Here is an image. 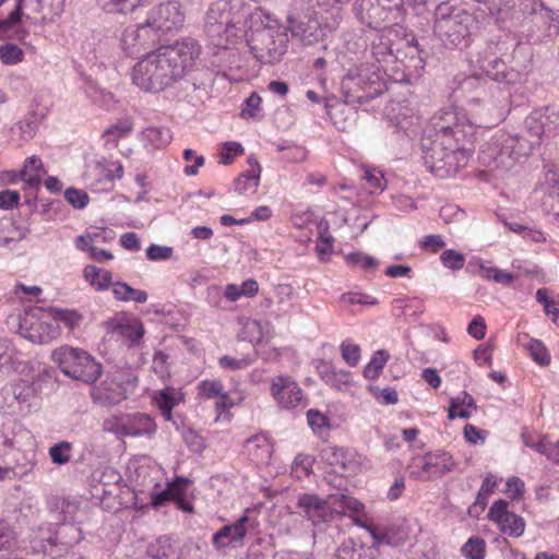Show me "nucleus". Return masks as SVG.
<instances>
[{
	"mask_svg": "<svg viewBox=\"0 0 559 559\" xmlns=\"http://www.w3.org/2000/svg\"><path fill=\"white\" fill-rule=\"evenodd\" d=\"M199 55L200 46L190 38L158 48L134 66L133 83L146 92L164 91L183 78Z\"/></svg>",
	"mask_w": 559,
	"mask_h": 559,
	"instance_id": "nucleus-1",
	"label": "nucleus"
},
{
	"mask_svg": "<svg viewBox=\"0 0 559 559\" xmlns=\"http://www.w3.org/2000/svg\"><path fill=\"white\" fill-rule=\"evenodd\" d=\"M263 12L245 0L213 1L204 17V31L211 43L227 49L247 36V28L261 22Z\"/></svg>",
	"mask_w": 559,
	"mask_h": 559,
	"instance_id": "nucleus-2",
	"label": "nucleus"
},
{
	"mask_svg": "<svg viewBox=\"0 0 559 559\" xmlns=\"http://www.w3.org/2000/svg\"><path fill=\"white\" fill-rule=\"evenodd\" d=\"M186 15L177 1H167L154 7L147 15L146 22L135 29H127L122 36V44L131 53L138 52V47L146 48L155 41L156 32H171L180 29L185 24Z\"/></svg>",
	"mask_w": 559,
	"mask_h": 559,
	"instance_id": "nucleus-3",
	"label": "nucleus"
},
{
	"mask_svg": "<svg viewBox=\"0 0 559 559\" xmlns=\"http://www.w3.org/2000/svg\"><path fill=\"white\" fill-rule=\"evenodd\" d=\"M423 160L427 169L440 178L457 173L467 163L472 147L438 136L424 134L421 139Z\"/></svg>",
	"mask_w": 559,
	"mask_h": 559,
	"instance_id": "nucleus-4",
	"label": "nucleus"
},
{
	"mask_svg": "<svg viewBox=\"0 0 559 559\" xmlns=\"http://www.w3.org/2000/svg\"><path fill=\"white\" fill-rule=\"evenodd\" d=\"M263 16L261 22H253L252 28H247V43L259 61L273 63L286 51L287 34L277 24H264Z\"/></svg>",
	"mask_w": 559,
	"mask_h": 559,
	"instance_id": "nucleus-5",
	"label": "nucleus"
},
{
	"mask_svg": "<svg viewBox=\"0 0 559 559\" xmlns=\"http://www.w3.org/2000/svg\"><path fill=\"white\" fill-rule=\"evenodd\" d=\"M424 134L438 136L457 144L472 147L476 140V127L455 108L439 110L430 120Z\"/></svg>",
	"mask_w": 559,
	"mask_h": 559,
	"instance_id": "nucleus-6",
	"label": "nucleus"
},
{
	"mask_svg": "<svg viewBox=\"0 0 559 559\" xmlns=\"http://www.w3.org/2000/svg\"><path fill=\"white\" fill-rule=\"evenodd\" d=\"M527 153L521 138L498 132L483 146L479 159L490 170L501 174L513 168L519 156Z\"/></svg>",
	"mask_w": 559,
	"mask_h": 559,
	"instance_id": "nucleus-7",
	"label": "nucleus"
},
{
	"mask_svg": "<svg viewBox=\"0 0 559 559\" xmlns=\"http://www.w3.org/2000/svg\"><path fill=\"white\" fill-rule=\"evenodd\" d=\"M52 360L71 379L93 384L102 374V365L84 349L61 346L52 352Z\"/></svg>",
	"mask_w": 559,
	"mask_h": 559,
	"instance_id": "nucleus-8",
	"label": "nucleus"
},
{
	"mask_svg": "<svg viewBox=\"0 0 559 559\" xmlns=\"http://www.w3.org/2000/svg\"><path fill=\"white\" fill-rule=\"evenodd\" d=\"M9 323L17 328L22 337L35 344L49 343L60 334V328L52 324L49 310L40 307L24 309L19 314L11 316Z\"/></svg>",
	"mask_w": 559,
	"mask_h": 559,
	"instance_id": "nucleus-9",
	"label": "nucleus"
},
{
	"mask_svg": "<svg viewBox=\"0 0 559 559\" xmlns=\"http://www.w3.org/2000/svg\"><path fill=\"white\" fill-rule=\"evenodd\" d=\"M435 33L447 46L460 45L469 33L473 17L460 8L441 3L435 11Z\"/></svg>",
	"mask_w": 559,
	"mask_h": 559,
	"instance_id": "nucleus-10",
	"label": "nucleus"
},
{
	"mask_svg": "<svg viewBox=\"0 0 559 559\" xmlns=\"http://www.w3.org/2000/svg\"><path fill=\"white\" fill-rule=\"evenodd\" d=\"M479 67L490 79L507 83L515 84L523 80L530 59L523 53L521 48H515L512 56V66L508 68L507 61L493 53L486 52L479 59Z\"/></svg>",
	"mask_w": 559,
	"mask_h": 559,
	"instance_id": "nucleus-11",
	"label": "nucleus"
},
{
	"mask_svg": "<svg viewBox=\"0 0 559 559\" xmlns=\"http://www.w3.org/2000/svg\"><path fill=\"white\" fill-rule=\"evenodd\" d=\"M454 467L455 462L447 452L427 453L424 456L414 457L409 464L411 476L424 481L442 477Z\"/></svg>",
	"mask_w": 559,
	"mask_h": 559,
	"instance_id": "nucleus-12",
	"label": "nucleus"
},
{
	"mask_svg": "<svg viewBox=\"0 0 559 559\" xmlns=\"http://www.w3.org/2000/svg\"><path fill=\"white\" fill-rule=\"evenodd\" d=\"M401 0H356L355 13L361 23L379 28L400 10Z\"/></svg>",
	"mask_w": 559,
	"mask_h": 559,
	"instance_id": "nucleus-13",
	"label": "nucleus"
},
{
	"mask_svg": "<svg viewBox=\"0 0 559 559\" xmlns=\"http://www.w3.org/2000/svg\"><path fill=\"white\" fill-rule=\"evenodd\" d=\"M298 512L314 526L330 523L338 514L334 508L332 496L322 499L316 493H301L297 497Z\"/></svg>",
	"mask_w": 559,
	"mask_h": 559,
	"instance_id": "nucleus-14",
	"label": "nucleus"
},
{
	"mask_svg": "<svg viewBox=\"0 0 559 559\" xmlns=\"http://www.w3.org/2000/svg\"><path fill=\"white\" fill-rule=\"evenodd\" d=\"M270 392L278 407L295 409L305 403V395L295 379L277 374L271 379Z\"/></svg>",
	"mask_w": 559,
	"mask_h": 559,
	"instance_id": "nucleus-15",
	"label": "nucleus"
},
{
	"mask_svg": "<svg viewBox=\"0 0 559 559\" xmlns=\"http://www.w3.org/2000/svg\"><path fill=\"white\" fill-rule=\"evenodd\" d=\"M508 507L509 503L504 500L495 501L488 511V518L503 534L520 537L524 533L525 521L522 516L509 511Z\"/></svg>",
	"mask_w": 559,
	"mask_h": 559,
	"instance_id": "nucleus-16",
	"label": "nucleus"
},
{
	"mask_svg": "<svg viewBox=\"0 0 559 559\" xmlns=\"http://www.w3.org/2000/svg\"><path fill=\"white\" fill-rule=\"evenodd\" d=\"M22 7L31 23H50L63 13L64 0H22Z\"/></svg>",
	"mask_w": 559,
	"mask_h": 559,
	"instance_id": "nucleus-17",
	"label": "nucleus"
},
{
	"mask_svg": "<svg viewBox=\"0 0 559 559\" xmlns=\"http://www.w3.org/2000/svg\"><path fill=\"white\" fill-rule=\"evenodd\" d=\"M253 523L249 516L242 515L236 522L224 525L212 538V544L216 550L240 543L246 537L248 531L252 528Z\"/></svg>",
	"mask_w": 559,
	"mask_h": 559,
	"instance_id": "nucleus-18",
	"label": "nucleus"
},
{
	"mask_svg": "<svg viewBox=\"0 0 559 559\" xmlns=\"http://www.w3.org/2000/svg\"><path fill=\"white\" fill-rule=\"evenodd\" d=\"M95 402L103 405H116L127 397L124 384L116 376L107 378L99 386L92 391Z\"/></svg>",
	"mask_w": 559,
	"mask_h": 559,
	"instance_id": "nucleus-19",
	"label": "nucleus"
},
{
	"mask_svg": "<svg viewBox=\"0 0 559 559\" xmlns=\"http://www.w3.org/2000/svg\"><path fill=\"white\" fill-rule=\"evenodd\" d=\"M25 7H22V0H17L14 9L4 19H0V36L23 38L25 32L22 26L25 23Z\"/></svg>",
	"mask_w": 559,
	"mask_h": 559,
	"instance_id": "nucleus-20",
	"label": "nucleus"
},
{
	"mask_svg": "<svg viewBox=\"0 0 559 559\" xmlns=\"http://www.w3.org/2000/svg\"><path fill=\"white\" fill-rule=\"evenodd\" d=\"M182 399L183 394L180 390L171 386H166L165 389L153 393V401L167 421L173 419L171 412L182 401Z\"/></svg>",
	"mask_w": 559,
	"mask_h": 559,
	"instance_id": "nucleus-21",
	"label": "nucleus"
},
{
	"mask_svg": "<svg viewBox=\"0 0 559 559\" xmlns=\"http://www.w3.org/2000/svg\"><path fill=\"white\" fill-rule=\"evenodd\" d=\"M156 428L154 419L147 414H127L126 437H152Z\"/></svg>",
	"mask_w": 559,
	"mask_h": 559,
	"instance_id": "nucleus-22",
	"label": "nucleus"
},
{
	"mask_svg": "<svg viewBox=\"0 0 559 559\" xmlns=\"http://www.w3.org/2000/svg\"><path fill=\"white\" fill-rule=\"evenodd\" d=\"M249 168L235 180V191L239 194L254 193L259 186L261 166L252 157L248 158Z\"/></svg>",
	"mask_w": 559,
	"mask_h": 559,
	"instance_id": "nucleus-23",
	"label": "nucleus"
},
{
	"mask_svg": "<svg viewBox=\"0 0 559 559\" xmlns=\"http://www.w3.org/2000/svg\"><path fill=\"white\" fill-rule=\"evenodd\" d=\"M320 378L330 386L343 391L350 383V372L337 369L329 362H323L319 366Z\"/></svg>",
	"mask_w": 559,
	"mask_h": 559,
	"instance_id": "nucleus-24",
	"label": "nucleus"
},
{
	"mask_svg": "<svg viewBox=\"0 0 559 559\" xmlns=\"http://www.w3.org/2000/svg\"><path fill=\"white\" fill-rule=\"evenodd\" d=\"M188 486V480L178 478L174 483L167 484V487L159 492L152 495V504L154 507L163 506L165 502L175 500L183 493Z\"/></svg>",
	"mask_w": 559,
	"mask_h": 559,
	"instance_id": "nucleus-25",
	"label": "nucleus"
},
{
	"mask_svg": "<svg viewBox=\"0 0 559 559\" xmlns=\"http://www.w3.org/2000/svg\"><path fill=\"white\" fill-rule=\"evenodd\" d=\"M335 559H374V557L367 552L362 543L348 538L337 548Z\"/></svg>",
	"mask_w": 559,
	"mask_h": 559,
	"instance_id": "nucleus-26",
	"label": "nucleus"
},
{
	"mask_svg": "<svg viewBox=\"0 0 559 559\" xmlns=\"http://www.w3.org/2000/svg\"><path fill=\"white\" fill-rule=\"evenodd\" d=\"M43 168L41 160L32 156L25 160L23 169L20 171V177L29 189H37L41 182L39 170Z\"/></svg>",
	"mask_w": 559,
	"mask_h": 559,
	"instance_id": "nucleus-27",
	"label": "nucleus"
},
{
	"mask_svg": "<svg viewBox=\"0 0 559 559\" xmlns=\"http://www.w3.org/2000/svg\"><path fill=\"white\" fill-rule=\"evenodd\" d=\"M112 294L119 301H134L143 304L147 300L146 292L135 289L124 282H116L112 284Z\"/></svg>",
	"mask_w": 559,
	"mask_h": 559,
	"instance_id": "nucleus-28",
	"label": "nucleus"
},
{
	"mask_svg": "<svg viewBox=\"0 0 559 559\" xmlns=\"http://www.w3.org/2000/svg\"><path fill=\"white\" fill-rule=\"evenodd\" d=\"M332 502L334 503L335 509L341 508V510H337V515L340 516L346 513L348 516L364 514L365 506L353 497L345 495H332Z\"/></svg>",
	"mask_w": 559,
	"mask_h": 559,
	"instance_id": "nucleus-29",
	"label": "nucleus"
},
{
	"mask_svg": "<svg viewBox=\"0 0 559 559\" xmlns=\"http://www.w3.org/2000/svg\"><path fill=\"white\" fill-rule=\"evenodd\" d=\"M84 278L97 290H105L111 283V273L108 270L87 265L83 271Z\"/></svg>",
	"mask_w": 559,
	"mask_h": 559,
	"instance_id": "nucleus-30",
	"label": "nucleus"
},
{
	"mask_svg": "<svg viewBox=\"0 0 559 559\" xmlns=\"http://www.w3.org/2000/svg\"><path fill=\"white\" fill-rule=\"evenodd\" d=\"M246 449L255 461L260 462H265L271 454L269 440L263 435L249 438L246 442Z\"/></svg>",
	"mask_w": 559,
	"mask_h": 559,
	"instance_id": "nucleus-31",
	"label": "nucleus"
},
{
	"mask_svg": "<svg viewBox=\"0 0 559 559\" xmlns=\"http://www.w3.org/2000/svg\"><path fill=\"white\" fill-rule=\"evenodd\" d=\"M319 237L316 246V252L321 261H328L333 251V237L329 233V224L321 221L318 225Z\"/></svg>",
	"mask_w": 559,
	"mask_h": 559,
	"instance_id": "nucleus-32",
	"label": "nucleus"
},
{
	"mask_svg": "<svg viewBox=\"0 0 559 559\" xmlns=\"http://www.w3.org/2000/svg\"><path fill=\"white\" fill-rule=\"evenodd\" d=\"M120 335L128 338L131 345L138 344L144 335L143 324L139 320L123 318L116 326Z\"/></svg>",
	"mask_w": 559,
	"mask_h": 559,
	"instance_id": "nucleus-33",
	"label": "nucleus"
},
{
	"mask_svg": "<svg viewBox=\"0 0 559 559\" xmlns=\"http://www.w3.org/2000/svg\"><path fill=\"white\" fill-rule=\"evenodd\" d=\"M542 121L543 119L538 110L534 111L525 119V129L530 136L527 140L530 145L525 147L526 152L530 151L533 145L539 144L543 134H546Z\"/></svg>",
	"mask_w": 559,
	"mask_h": 559,
	"instance_id": "nucleus-34",
	"label": "nucleus"
},
{
	"mask_svg": "<svg viewBox=\"0 0 559 559\" xmlns=\"http://www.w3.org/2000/svg\"><path fill=\"white\" fill-rule=\"evenodd\" d=\"M143 139L154 148H162L171 142V132L167 128L148 127L143 131Z\"/></svg>",
	"mask_w": 559,
	"mask_h": 559,
	"instance_id": "nucleus-35",
	"label": "nucleus"
},
{
	"mask_svg": "<svg viewBox=\"0 0 559 559\" xmlns=\"http://www.w3.org/2000/svg\"><path fill=\"white\" fill-rule=\"evenodd\" d=\"M48 310L52 317V324H56L58 328L59 324H63L66 328L73 330L82 321V316L74 310L59 308H49Z\"/></svg>",
	"mask_w": 559,
	"mask_h": 559,
	"instance_id": "nucleus-36",
	"label": "nucleus"
},
{
	"mask_svg": "<svg viewBox=\"0 0 559 559\" xmlns=\"http://www.w3.org/2000/svg\"><path fill=\"white\" fill-rule=\"evenodd\" d=\"M144 0H98L99 7L108 13H128L140 7Z\"/></svg>",
	"mask_w": 559,
	"mask_h": 559,
	"instance_id": "nucleus-37",
	"label": "nucleus"
},
{
	"mask_svg": "<svg viewBox=\"0 0 559 559\" xmlns=\"http://www.w3.org/2000/svg\"><path fill=\"white\" fill-rule=\"evenodd\" d=\"M24 236V231L20 230L12 219L0 221V247L9 246Z\"/></svg>",
	"mask_w": 559,
	"mask_h": 559,
	"instance_id": "nucleus-38",
	"label": "nucleus"
},
{
	"mask_svg": "<svg viewBox=\"0 0 559 559\" xmlns=\"http://www.w3.org/2000/svg\"><path fill=\"white\" fill-rule=\"evenodd\" d=\"M361 83L364 81L361 79L355 78L353 74L348 73L342 81V90L345 95V102L347 103H356L361 102L365 96L358 94V88H360Z\"/></svg>",
	"mask_w": 559,
	"mask_h": 559,
	"instance_id": "nucleus-39",
	"label": "nucleus"
},
{
	"mask_svg": "<svg viewBox=\"0 0 559 559\" xmlns=\"http://www.w3.org/2000/svg\"><path fill=\"white\" fill-rule=\"evenodd\" d=\"M173 552L170 538L162 536L152 542L147 547V555L152 559H166Z\"/></svg>",
	"mask_w": 559,
	"mask_h": 559,
	"instance_id": "nucleus-40",
	"label": "nucleus"
},
{
	"mask_svg": "<svg viewBox=\"0 0 559 559\" xmlns=\"http://www.w3.org/2000/svg\"><path fill=\"white\" fill-rule=\"evenodd\" d=\"M87 95L94 104L103 108L110 109L115 105V98L112 93L97 85L90 86V88L87 90Z\"/></svg>",
	"mask_w": 559,
	"mask_h": 559,
	"instance_id": "nucleus-41",
	"label": "nucleus"
},
{
	"mask_svg": "<svg viewBox=\"0 0 559 559\" xmlns=\"http://www.w3.org/2000/svg\"><path fill=\"white\" fill-rule=\"evenodd\" d=\"M72 444L68 441H60L49 449L52 463L63 465L71 460Z\"/></svg>",
	"mask_w": 559,
	"mask_h": 559,
	"instance_id": "nucleus-42",
	"label": "nucleus"
},
{
	"mask_svg": "<svg viewBox=\"0 0 559 559\" xmlns=\"http://www.w3.org/2000/svg\"><path fill=\"white\" fill-rule=\"evenodd\" d=\"M524 347L530 353L531 357L539 365L546 366L550 361V356L545 347V345L538 341L531 338Z\"/></svg>",
	"mask_w": 559,
	"mask_h": 559,
	"instance_id": "nucleus-43",
	"label": "nucleus"
},
{
	"mask_svg": "<svg viewBox=\"0 0 559 559\" xmlns=\"http://www.w3.org/2000/svg\"><path fill=\"white\" fill-rule=\"evenodd\" d=\"M462 554L467 559H484L485 542L479 537H471L462 547Z\"/></svg>",
	"mask_w": 559,
	"mask_h": 559,
	"instance_id": "nucleus-44",
	"label": "nucleus"
},
{
	"mask_svg": "<svg viewBox=\"0 0 559 559\" xmlns=\"http://www.w3.org/2000/svg\"><path fill=\"white\" fill-rule=\"evenodd\" d=\"M540 118L543 119V127L546 134H556L559 132V112L554 108H545L538 110Z\"/></svg>",
	"mask_w": 559,
	"mask_h": 559,
	"instance_id": "nucleus-45",
	"label": "nucleus"
},
{
	"mask_svg": "<svg viewBox=\"0 0 559 559\" xmlns=\"http://www.w3.org/2000/svg\"><path fill=\"white\" fill-rule=\"evenodd\" d=\"M341 302L344 307L352 305H360V306H374L377 305V299L358 292H349L345 293L340 297Z\"/></svg>",
	"mask_w": 559,
	"mask_h": 559,
	"instance_id": "nucleus-46",
	"label": "nucleus"
},
{
	"mask_svg": "<svg viewBox=\"0 0 559 559\" xmlns=\"http://www.w3.org/2000/svg\"><path fill=\"white\" fill-rule=\"evenodd\" d=\"M24 52L15 44L0 46V59L4 64H16L23 60Z\"/></svg>",
	"mask_w": 559,
	"mask_h": 559,
	"instance_id": "nucleus-47",
	"label": "nucleus"
},
{
	"mask_svg": "<svg viewBox=\"0 0 559 559\" xmlns=\"http://www.w3.org/2000/svg\"><path fill=\"white\" fill-rule=\"evenodd\" d=\"M440 260L445 267L453 271L463 269L465 264V255L453 249L444 250L440 255Z\"/></svg>",
	"mask_w": 559,
	"mask_h": 559,
	"instance_id": "nucleus-48",
	"label": "nucleus"
},
{
	"mask_svg": "<svg viewBox=\"0 0 559 559\" xmlns=\"http://www.w3.org/2000/svg\"><path fill=\"white\" fill-rule=\"evenodd\" d=\"M199 392L206 399H215L223 396L224 386L218 380H203L198 385Z\"/></svg>",
	"mask_w": 559,
	"mask_h": 559,
	"instance_id": "nucleus-49",
	"label": "nucleus"
},
{
	"mask_svg": "<svg viewBox=\"0 0 559 559\" xmlns=\"http://www.w3.org/2000/svg\"><path fill=\"white\" fill-rule=\"evenodd\" d=\"M127 414L112 415L104 420L105 431L126 437Z\"/></svg>",
	"mask_w": 559,
	"mask_h": 559,
	"instance_id": "nucleus-50",
	"label": "nucleus"
},
{
	"mask_svg": "<svg viewBox=\"0 0 559 559\" xmlns=\"http://www.w3.org/2000/svg\"><path fill=\"white\" fill-rule=\"evenodd\" d=\"M321 456L332 466H341L346 468L345 452L336 447H326L321 451Z\"/></svg>",
	"mask_w": 559,
	"mask_h": 559,
	"instance_id": "nucleus-51",
	"label": "nucleus"
},
{
	"mask_svg": "<svg viewBox=\"0 0 559 559\" xmlns=\"http://www.w3.org/2000/svg\"><path fill=\"white\" fill-rule=\"evenodd\" d=\"M345 259L348 264L360 267L362 270L376 267L378 265V262L374 258L361 252L349 253L345 257Z\"/></svg>",
	"mask_w": 559,
	"mask_h": 559,
	"instance_id": "nucleus-52",
	"label": "nucleus"
},
{
	"mask_svg": "<svg viewBox=\"0 0 559 559\" xmlns=\"http://www.w3.org/2000/svg\"><path fill=\"white\" fill-rule=\"evenodd\" d=\"M522 439L526 447L543 455H546L548 459L552 456V449L550 443L546 442L544 438L540 440H535L531 435H522Z\"/></svg>",
	"mask_w": 559,
	"mask_h": 559,
	"instance_id": "nucleus-53",
	"label": "nucleus"
},
{
	"mask_svg": "<svg viewBox=\"0 0 559 559\" xmlns=\"http://www.w3.org/2000/svg\"><path fill=\"white\" fill-rule=\"evenodd\" d=\"M308 28H311V26L306 25L304 22L297 21L295 17H288V29L290 31L293 36L299 37L302 41L307 44H311L312 39L310 37L312 36V33L307 35Z\"/></svg>",
	"mask_w": 559,
	"mask_h": 559,
	"instance_id": "nucleus-54",
	"label": "nucleus"
},
{
	"mask_svg": "<svg viewBox=\"0 0 559 559\" xmlns=\"http://www.w3.org/2000/svg\"><path fill=\"white\" fill-rule=\"evenodd\" d=\"M66 200L76 209H83L88 203V195L83 190H78L74 188H69L64 192Z\"/></svg>",
	"mask_w": 559,
	"mask_h": 559,
	"instance_id": "nucleus-55",
	"label": "nucleus"
},
{
	"mask_svg": "<svg viewBox=\"0 0 559 559\" xmlns=\"http://www.w3.org/2000/svg\"><path fill=\"white\" fill-rule=\"evenodd\" d=\"M174 250L171 247L151 245L146 249V257L151 261H165L173 257Z\"/></svg>",
	"mask_w": 559,
	"mask_h": 559,
	"instance_id": "nucleus-56",
	"label": "nucleus"
},
{
	"mask_svg": "<svg viewBox=\"0 0 559 559\" xmlns=\"http://www.w3.org/2000/svg\"><path fill=\"white\" fill-rule=\"evenodd\" d=\"M34 467V463L31 459H27L25 463L23 464H16V460L14 461V464L9 467H1L0 466V480L10 477V474H27L29 473Z\"/></svg>",
	"mask_w": 559,
	"mask_h": 559,
	"instance_id": "nucleus-57",
	"label": "nucleus"
},
{
	"mask_svg": "<svg viewBox=\"0 0 559 559\" xmlns=\"http://www.w3.org/2000/svg\"><path fill=\"white\" fill-rule=\"evenodd\" d=\"M364 179L370 189V193H374L378 190L382 191L384 188V178L380 171L367 169Z\"/></svg>",
	"mask_w": 559,
	"mask_h": 559,
	"instance_id": "nucleus-58",
	"label": "nucleus"
},
{
	"mask_svg": "<svg viewBox=\"0 0 559 559\" xmlns=\"http://www.w3.org/2000/svg\"><path fill=\"white\" fill-rule=\"evenodd\" d=\"M261 97L252 93L246 100L245 107L242 108L241 116L245 118H253L257 116V112L260 110Z\"/></svg>",
	"mask_w": 559,
	"mask_h": 559,
	"instance_id": "nucleus-59",
	"label": "nucleus"
},
{
	"mask_svg": "<svg viewBox=\"0 0 559 559\" xmlns=\"http://www.w3.org/2000/svg\"><path fill=\"white\" fill-rule=\"evenodd\" d=\"M341 352L343 359L349 366H356L360 359V349L358 345L355 344H342Z\"/></svg>",
	"mask_w": 559,
	"mask_h": 559,
	"instance_id": "nucleus-60",
	"label": "nucleus"
},
{
	"mask_svg": "<svg viewBox=\"0 0 559 559\" xmlns=\"http://www.w3.org/2000/svg\"><path fill=\"white\" fill-rule=\"evenodd\" d=\"M486 323L483 317L476 316L469 322L467 332L475 340H483L486 335Z\"/></svg>",
	"mask_w": 559,
	"mask_h": 559,
	"instance_id": "nucleus-61",
	"label": "nucleus"
},
{
	"mask_svg": "<svg viewBox=\"0 0 559 559\" xmlns=\"http://www.w3.org/2000/svg\"><path fill=\"white\" fill-rule=\"evenodd\" d=\"M307 418L309 426L317 433H321L322 430L328 426V418L318 411H308Z\"/></svg>",
	"mask_w": 559,
	"mask_h": 559,
	"instance_id": "nucleus-62",
	"label": "nucleus"
},
{
	"mask_svg": "<svg viewBox=\"0 0 559 559\" xmlns=\"http://www.w3.org/2000/svg\"><path fill=\"white\" fill-rule=\"evenodd\" d=\"M250 362L251 360L249 358L237 359L228 355H225L219 359V366L228 370H239L247 368L250 365Z\"/></svg>",
	"mask_w": 559,
	"mask_h": 559,
	"instance_id": "nucleus-63",
	"label": "nucleus"
},
{
	"mask_svg": "<svg viewBox=\"0 0 559 559\" xmlns=\"http://www.w3.org/2000/svg\"><path fill=\"white\" fill-rule=\"evenodd\" d=\"M390 355L386 350H378L371 358V361L366 367L365 372L369 373L373 371L374 373H378L386 364Z\"/></svg>",
	"mask_w": 559,
	"mask_h": 559,
	"instance_id": "nucleus-64",
	"label": "nucleus"
}]
</instances>
